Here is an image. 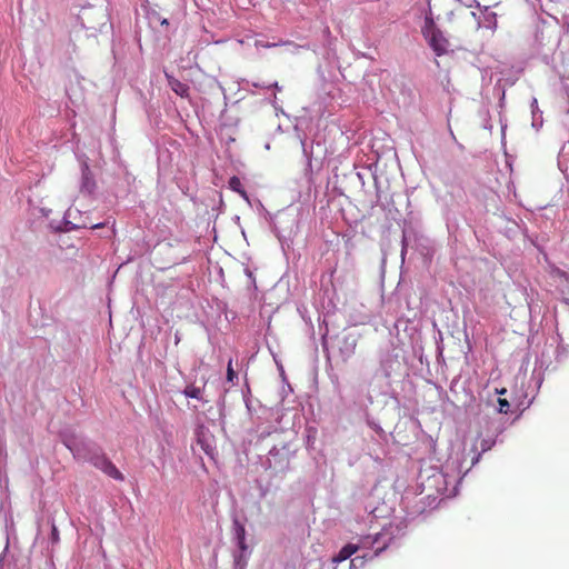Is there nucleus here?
<instances>
[{
    "mask_svg": "<svg viewBox=\"0 0 569 569\" xmlns=\"http://www.w3.org/2000/svg\"><path fill=\"white\" fill-rule=\"evenodd\" d=\"M92 465L100 469L102 472L108 475L109 477L122 481L124 479L123 475L119 471L116 465L108 459L106 456H97L91 459Z\"/></svg>",
    "mask_w": 569,
    "mask_h": 569,
    "instance_id": "obj_3",
    "label": "nucleus"
},
{
    "mask_svg": "<svg viewBox=\"0 0 569 569\" xmlns=\"http://www.w3.org/2000/svg\"><path fill=\"white\" fill-rule=\"evenodd\" d=\"M230 189L238 192L243 199L249 201L246 190L242 187L241 180H229Z\"/></svg>",
    "mask_w": 569,
    "mask_h": 569,
    "instance_id": "obj_14",
    "label": "nucleus"
},
{
    "mask_svg": "<svg viewBox=\"0 0 569 569\" xmlns=\"http://www.w3.org/2000/svg\"><path fill=\"white\" fill-rule=\"evenodd\" d=\"M270 88H273V89H276L277 91H281V90H282V87H281V86H279V83H278L277 81H274V82H272V83H269V84L267 86V89H270Z\"/></svg>",
    "mask_w": 569,
    "mask_h": 569,
    "instance_id": "obj_19",
    "label": "nucleus"
},
{
    "mask_svg": "<svg viewBox=\"0 0 569 569\" xmlns=\"http://www.w3.org/2000/svg\"><path fill=\"white\" fill-rule=\"evenodd\" d=\"M372 178L377 179L378 178L377 173H372Z\"/></svg>",
    "mask_w": 569,
    "mask_h": 569,
    "instance_id": "obj_27",
    "label": "nucleus"
},
{
    "mask_svg": "<svg viewBox=\"0 0 569 569\" xmlns=\"http://www.w3.org/2000/svg\"><path fill=\"white\" fill-rule=\"evenodd\" d=\"M356 176H357V178H358V179H361V178H362V176H361V173H360V172H357V173H356Z\"/></svg>",
    "mask_w": 569,
    "mask_h": 569,
    "instance_id": "obj_26",
    "label": "nucleus"
},
{
    "mask_svg": "<svg viewBox=\"0 0 569 569\" xmlns=\"http://www.w3.org/2000/svg\"><path fill=\"white\" fill-rule=\"evenodd\" d=\"M481 13L485 20V27L489 29H495L497 27V14L493 11L489 10V7L480 8Z\"/></svg>",
    "mask_w": 569,
    "mask_h": 569,
    "instance_id": "obj_9",
    "label": "nucleus"
},
{
    "mask_svg": "<svg viewBox=\"0 0 569 569\" xmlns=\"http://www.w3.org/2000/svg\"><path fill=\"white\" fill-rule=\"evenodd\" d=\"M251 86L254 88L267 89L268 84L264 82H251Z\"/></svg>",
    "mask_w": 569,
    "mask_h": 569,
    "instance_id": "obj_20",
    "label": "nucleus"
},
{
    "mask_svg": "<svg viewBox=\"0 0 569 569\" xmlns=\"http://www.w3.org/2000/svg\"><path fill=\"white\" fill-rule=\"evenodd\" d=\"M471 14H472V17H473L475 19H479V17L477 16V13H476V12H472ZM478 23L480 24V20H478Z\"/></svg>",
    "mask_w": 569,
    "mask_h": 569,
    "instance_id": "obj_25",
    "label": "nucleus"
},
{
    "mask_svg": "<svg viewBox=\"0 0 569 569\" xmlns=\"http://www.w3.org/2000/svg\"><path fill=\"white\" fill-rule=\"evenodd\" d=\"M437 30H440V29L436 26L432 17L427 16L425 19V26L422 27L423 37L429 36V33H432L433 31H437Z\"/></svg>",
    "mask_w": 569,
    "mask_h": 569,
    "instance_id": "obj_13",
    "label": "nucleus"
},
{
    "mask_svg": "<svg viewBox=\"0 0 569 569\" xmlns=\"http://www.w3.org/2000/svg\"><path fill=\"white\" fill-rule=\"evenodd\" d=\"M81 178H83V179L89 178V168L86 163L82 167V177Z\"/></svg>",
    "mask_w": 569,
    "mask_h": 569,
    "instance_id": "obj_21",
    "label": "nucleus"
},
{
    "mask_svg": "<svg viewBox=\"0 0 569 569\" xmlns=\"http://www.w3.org/2000/svg\"><path fill=\"white\" fill-rule=\"evenodd\" d=\"M359 550V546L355 543H348L341 548L336 557H333L335 562H342L350 558L353 553Z\"/></svg>",
    "mask_w": 569,
    "mask_h": 569,
    "instance_id": "obj_8",
    "label": "nucleus"
},
{
    "mask_svg": "<svg viewBox=\"0 0 569 569\" xmlns=\"http://www.w3.org/2000/svg\"><path fill=\"white\" fill-rule=\"evenodd\" d=\"M531 111H532V127L538 129L542 126V120H541L542 112L538 108V102H537L536 98L532 99Z\"/></svg>",
    "mask_w": 569,
    "mask_h": 569,
    "instance_id": "obj_10",
    "label": "nucleus"
},
{
    "mask_svg": "<svg viewBox=\"0 0 569 569\" xmlns=\"http://www.w3.org/2000/svg\"><path fill=\"white\" fill-rule=\"evenodd\" d=\"M52 538H53V540L58 539V530L56 527H53V529H52Z\"/></svg>",
    "mask_w": 569,
    "mask_h": 569,
    "instance_id": "obj_22",
    "label": "nucleus"
},
{
    "mask_svg": "<svg viewBox=\"0 0 569 569\" xmlns=\"http://www.w3.org/2000/svg\"><path fill=\"white\" fill-rule=\"evenodd\" d=\"M63 443L64 446L71 451L73 452V455L76 456L77 453V449H76V445H74V441L70 438H64L63 440Z\"/></svg>",
    "mask_w": 569,
    "mask_h": 569,
    "instance_id": "obj_18",
    "label": "nucleus"
},
{
    "mask_svg": "<svg viewBox=\"0 0 569 569\" xmlns=\"http://www.w3.org/2000/svg\"><path fill=\"white\" fill-rule=\"evenodd\" d=\"M270 103L276 108V103H277V96L276 94L270 100Z\"/></svg>",
    "mask_w": 569,
    "mask_h": 569,
    "instance_id": "obj_24",
    "label": "nucleus"
},
{
    "mask_svg": "<svg viewBox=\"0 0 569 569\" xmlns=\"http://www.w3.org/2000/svg\"><path fill=\"white\" fill-rule=\"evenodd\" d=\"M203 388L196 387L193 385L187 386L183 390V395L188 398L202 399Z\"/></svg>",
    "mask_w": 569,
    "mask_h": 569,
    "instance_id": "obj_12",
    "label": "nucleus"
},
{
    "mask_svg": "<svg viewBox=\"0 0 569 569\" xmlns=\"http://www.w3.org/2000/svg\"><path fill=\"white\" fill-rule=\"evenodd\" d=\"M237 537L239 540V546L241 549H244V527L242 525L237 523Z\"/></svg>",
    "mask_w": 569,
    "mask_h": 569,
    "instance_id": "obj_15",
    "label": "nucleus"
},
{
    "mask_svg": "<svg viewBox=\"0 0 569 569\" xmlns=\"http://www.w3.org/2000/svg\"><path fill=\"white\" fill-rule=\"evenodd\" d=\"M148 20H149V23L152 26V27H156V24H160L161 27H168L169 26V21L167 18H162L160 17V14L156 11V10H152L148 13Z\"/></svg>",
    "mask_w": 569,
    "mask_h": 569,
    "instance_id": "obj_11",
    "label": "nucleus"
},
{
    "mask_svg": "<svg viewBox=\"0 0 569 569\" xmlns=\"http://www.w3.org/2000/svg\"><path fill=\"white\" fill-rule=\"evenodd\" d=\"M78 19L87 30L101 32L109 20L107 7H83L78 14Z\"/></svg>",
    "mask_w": 569,
    "mask_h": 569,
    "instance_id": "obj_1",
    "label": "nucleus"
},
{
    "mask_svg": "<svg viewBox=\"0 0 569 569\" xmlns=\"http://www.w3.org/2000/svg\"><path fill=\"white\" fill-rule=\"evenodd\" d=\"M302 153L307 161V167L305 169L306 176L318 174L319 169L322 163V154L325 152V148L320 141L312 140L308 143L306 140H301Z\"/></svg>",
    "mask_w": 569,
    "mask_h": 569,
    "instance_id": "obj_2",
    "label": "nucleus"
},
{
    "mask_svg": "<svg viewBox=\"0 0 569 569\" xmlns=\"http://www.w3.org/2000/svg\"><path fill=\"white\" fill-rule=\"evenodd\" d=\"M551 278L560 287L562 293H569V273L566 271L555 268L550 272Z\"/></svg>",
    "mask_w": 569,
    "mask_h": 569,
    "instance_id": "obj_7",
    "label": "nucleus"
},
{
    "mask_svg": "<svg viewBox=\"0 0 569 569\" xmlns=\"http://www.w3.org/2000/svg\"><path fill=\"white\" fill-rule=\"evenodd\" d=\"M425 39L438 57L448 52L449 41L445 38L441 30L429 33V36H426Z\"/></svg>",
    "mask_w": 569,
    "mask_h": 569,
    "instance_id": "obj_4",
    "label": "nucleus"
},
{
    "mask_svg": "<svg viewBox=\"0 0 569 569\" xmlns=\"http://www.w3.org/2000/svg\"><path fill=\"white\" fill-rule=\"evenodd\" d=\"M496 392L498 395H506L507 393V389L506 388H502V389H496Z\"/></svg>",
    "mask_w": 569,
    "mask_h": 569,
    "instance_id": "obj_23",
    "label": "nucleus"
},
{
    "mask_svg": "<svg viewBox=\"0 0 569 569\" xmlns=\"http://www.w3.org/2000/svg\"><path fill=\"white\" fill-rule=\"evenodd\" d=\"M237 378V373L234 372L232 368V360L230 359L227 367V380L229 382H233V380Z\"/></svg>",
    "mask_w": 569,
    "mask_h": 569,
    "instance_id": "obj_17",
    "label": "nucleus"
},
{
    "mask_svg": "<svg viewBox=\"0 0 569 569\" xmlns=\"http://www.w3.org/2000/svg\"><path fill=\"white\" fill-rule=\"evenodd\" d=\"M498 405H499V412H501V413H507L510 409V403L507 399L499 398Z\"/></svg>",
    "mask_w": 569,
    "mask_h": 569,
    "instance_id": "obj_16",
    "label": "nucleus"
},
{
    "mask_svg": "<svg viewBox=\"0 0 569 569\" xmlns=\"http://www.w3.org/2000/svg\"><path fill=\"white\" fill-rule=\"evenodd\" d=\"M390 541V538L386 539V535L385 533H377L375 537H371V536H366V537H362L360 539V542L358 543L359 546V549L360 548H373L376 545V549H375V555H379L381 551H383L387 547H388V543Z\"/></svg>",
    "mask_w": 569,
    "mask_h": 569,
    "instance_id": "obj_5",
    "label": "nucleus"
},
{
    "mask_svg": "<svg viewBox=\"0 0 569 569\" xmlns=\"http://www.w3.org/2000/svg\"><path fill=\"white\" fill-rule=\"evenodd\" d=\"M166 77L170 89L176 94L180 96L181 98H187L189 96L190 87L187 83L176 79L173 76L168 73H166Z\"/></svg>",
    "mask_w": 569,
    "mask_h": 569,
    "instance_id": "obj_6",
    "label": "nucleus"
}]
</instances>
